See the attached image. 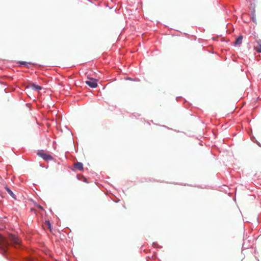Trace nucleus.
I'll return each instance as SVG.
<instances>
[{"mask_svg":"<svg viewBox=\"0 0 261 261\" xmlns=\"http://www.w3.org/2000/svg\"><path fill=\"white\" fill-rule=\"evenodd\" d=\"M5 189L7 191V192L9 193V194L14 199H16V196L13 193V192L8 187H5Z\"/></svg>","mask_w":261,"mask_h":261,"instance_id":"nucleus-8","label":"nucleus"},{"mask_svg":"<svg viewBox=\"0 0 261 261\" xmlns=\"http://www.w3.org/2000/svg\"><path fill=\"white\" fill-rule=\"evenodd\" d=\"M37 155L46 161L53 160V158L51 155L42 150L39 151L37 152Z\"/></svg>","mask_w":261,"mask_h":261,"instance_id":"nucleus-1","label":"nucleus"},{"mask_svg":"<svg viewBox=\"0 0 261 261\" xmlns=\"http://www.w3.org/2000/svg\"><path fill=\"white\" fill-rule=\"evenodd\" d=\"M251 19H252V20L254 22H255V23H256L257 21H256V17H255V14H252V17H251Z\"/></svg>","mask_w":261,"mask_h":261,"instance_id":"nucleus-10","label":"nucleus"},{"mask_svg":"<svg viewBox=\"0 0 261 261\" xmlns=\"http://www.w3.org/2000/svg\"><path fill=\"white\" fill-rule=\"evenodd\" d=\"M256 46H255V50L258 53H261V40L258 39L256 40Z\"/></svg>","mask_w":261,"mask_h":261,"instance_id":"nucleus-6","label":"nucleus"},{"mask_svg":"<svg viewBox=\"0 0 261 261\" xmlns=\"http://www.w3.org/2000/svg\"><path fill=\"white\" fill-rule=\"evenodd\" d=\"M19 63L21 64V65H24V66H27L28 64H29V63H27L26 62H24V61H21L19 62Z\"/></svg>","mask_w":261,"mask_h":261,"instance_id":"nucleus-11","label":"nucleus"},{"mask_svg":"<svg viewBox=\"0 0 261 261\" xmlns=\"http://www.w3.org/2000/svg\"><path fill=\"white\" fill-rule=\"evenodd\" d=\"M45 224L48 226V228L49 229H50L51 225H50L49 221H45Z\"/></svg>","mask_w":261,"mask_h":261,"instance_id":"nucleus-12","label":"nucleus"},{"mask_svg":"<svg viewBox=\"0 0 261 261\" xmlns=\"http://www.w3.org/2000/svg\"><path fill=\"white\" fill-rule=\"evenodd\" d=\"M29 87L33 90L39 91L42 89V87L34 83H30Z\"/></svg>","mask_w":261,"mask_h":261,"instance_id":"nucleus-5","label":"nucleus"},{"mask_svg":"<svg viewBox=\"0 0 261 261\" xmlns=\"http://www.w3.org/2000/svg\"><path fill=\"white\" fill-rule=\"evenodd\" d=\"M39 207L40 209H41V210H42V209H43V208H42V207L41 206H39Z\"/></svg>","mask_w":261,"mask_h":261,"instance_id":"nucleus-13","label":"nucleus"},{"mask_svg":"<svg viewBox=\"0 0 261 261\" xmlns=\"http://www.w3.org/2000/svg\"><path fill=\"white\" fill-rule=\"evenodd\" d=\"M74 168L80 171L83 170V165L82 163L77 162L74 164Z\"/></svg>","mask_w":261,"mask_h":261,"instance_id":"nucleus-7","label":"nucleus"},{"mask_svg":"<svg viewBox=\"0 0 261 261\" xmlns=\"http://www.w3.org/2000/svg\"><path fill=\"white\" fill-rule=\"evenodd\" d=\"M9 245V244L8 241L0 234V249L5 251Z\"/></svg>","mask_w":261,"mask_h":261,"instance_id":"nucleus-2","label":"nucleus"},{"mask_svg":"<svg viewBox=\"0 0 261 261\" xmlns=\"http://www.w3.org/2000/svg\"><path fill=\"white\" fill-rule=\"evenodd\" d=\"M85 83L92 88H95L97 86L96 80L93 78L89 79V80L85 81Z\"/></svg>","mask_w":261,"mask_h":261,"instance_id":"nucleus-4","label":"nucleus"},{"mask_svg":"<svg viewBox=\"0 0 261 261\" xmlns=\"http://www.w3.org/2000/svg\"><path fill=\"white\" fill-rule=\"evenodd\" d=\"M9 240L12 245L16 248L17 246H19L20 245V240L14 235L10 234L9 237Z\"/></svg>","mask_w":261,"mask_h":261,"instance_id":"nucleus-3","label":"nucleus"},{"mask_svg":"<svg viewBox=\"0 0 261 261\" xmlns=\"http://www.w3.org/2000/svg\"><path fill=\"white\" fill-rule=\"evenodd\" d=\"M243 37L242 36H239L235 41V44L240 45L242 43Z\"/></svg>","mask_w":261,"mask_h":261,"instance_id":"nucleus-9","label":"nucleus"}]
</instances>
